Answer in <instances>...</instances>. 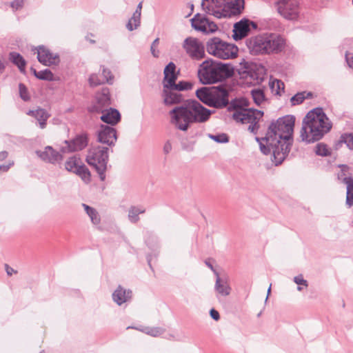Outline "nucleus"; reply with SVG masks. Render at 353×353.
<instances>
[{
    "instance_id": "43",
    "label": "nucleus",
    "mask_w": 353,
    "mask_h": 353,
    "mask_svg": "<svg viewBox=\"0 0 353 353\" xmlns=\"http://www.w3.org/2000/svg\"><path fill=\"white\" fill-rule=\"evenodd\" d=\"M19 96L21 99L24 101H28L30 100V97L26 85L22 83L19 84Z\"/></svg>"
},
{
    "instance_id": "57",
    "label": "nucleus",
    "mask_w": 353,
    "mask_h": 353,
    "mask_svg": "<svg viewBox=\"0 0 353 353\" xmlns=\"http://www.w3.org/2000/svg\"><path fill=\"white\" fill-rule=\"evenodd\" d=\"M205 263L214 272L216 276L219 275L217 271L214 268L212 264L209 261L205 260Z\"/></svg>"
},
{
    "instance_id": "31",
    "label": "nucleus",
    "mask_w": 353,
    "mask_h": 353,
    "mask_svg": "<svg viewBox=\"0 0 353 353\" xmlns=\"http://www.w3.org/2000/svg\"><path fill=\"white\" fill-rule=\"evenodd\" d=\"M214 290L222 296H228L230 294L231 288L226 281H223L219 275L216 276Z\"/></svg>"
},
{
    "instance_id": "6",
    "label": "nucleus",
    "mask_w": 353,
    "mask_h": 353,
    "mask_svg": "<svg viewBox=\"0 0 353 353\" xmlns=\"http://www.w3.org/2000/svg\"><path fill=\"white\" fill-rule=\"evenodd\" d=\"M244 4V0H202L201 7L207 14L221 19L239 15Z\"/></svg>"
},
{
    "instance_id": "27",
    "label": "nucleus",
    "mask_w": 353,
    "mask_h": 353,
    "mask_svg": "<svg viewBox=\"0 0 353 353\" xmlns=\"http://www.w3.org/2000/svg\"><path fill=\"white\" fill-rule=\"evenodd\" d=\"M9 59L13 64L17 66V68L21 73L24 74L26 72V61L19 52H10Z\"/></svg>"
},
{
    "instance_id": "56",
    "label": "nucleus",
    "mask_w": 353,
    "mask_h": 353,
    "mask_svg": "<svg viewBox=\"0 0 353 353\" xmlns=\"http://www.w3.org/2000/svg\"><path fill=\"white\" fill-rule=\"evenodd\" d=\"M346 61L350 68L353 69V56L350 57V54H345Z\"/></svg>"
},
{
    "instance_id": "55",
    "label": "nucleus",
    "mask_w": 353,
    "mask_h": 353,
    "mask_svg": "<svg viewBox=\"0 0 353 353\" xmlns=\"http://www.w3.org/2000/svg\"><path fill=\"white\" fill-rule=\"evenodd\" d=\"M172 148V147L171 142L169 140H168L163 145V152L165 154H168L171 152Z\"/></svg>"
},
{
    "instance_id": "44",
    "label": "nucleus",
    "mask_w": 353,
    "mask_h": 353,
    "mask_svg": "<svg viewBox=\"0 0 353 353\" xmlns=\"http://www.w3.org/2000/svg\"><path fill=\"white\" fill-rule=\"evenodd\" d=\"M304 93L305 92H300L292 97L290 99L292 105H296L302 103L305 100Z\"/></svg>"
},
{
    "instance_id": "14",
    "label": "nucleus",
    "mask_w": 353,
    "mask_h": 353,
    "mask_svg": "<svg viewBox=\"0 0 353 353\" xmlns=\"http://www.w3.org/2000/svg\"><path fill=\"white\" fill-rule=\"evenodd\" d=\"M263 112L254 108L236 110L232 114V119L241 123H252L256 119H261Z\"/></svg>"
},
{
    "instance_id": "30",
    "label": "nucleus",
    "mask_w": 353,
    "mask_h": 353,
    "mask_svg": "<svg viewBox=\"0 0 353 353\" xmlns=\"http://www.w3.org/2000/svg\"><path fill=\"white\" fill-rule=\"evenodd\" d=\"M229 104L228 111L234 110L235 112L246 109L245 108L250 105V102L248 99L241 97L232 100L230 103L229 102Z\"/></svg>"
},
{
    "instance_id": "18",
    "label": "nucleus",
    "mask_w": 353,
    "mask_h": 353,
    "mask_svg": "<svg viewBox=\"0 0 353 353\" xmlns=\"http://www.w3.org/2000/svg\"><path fill=\"white\" fill-rule=\"evenodd\" d=\"M176 65L174 63L170 61L168 63L163 70V88H165L168 87L172 83L176 82L178 78L179 72H176Z\"/></svg>"
},
{
    "instance_id": "25",
    "label": "nucleus",
    "mask_w": 353,
    "mask_h": 353,
    "mask_svg": "<svg viewBox=\"0 0 353 353\" xmlns=\"http://www.w3.org/2000/svg\"><path fill=\"white\" fill-rule=\"evenodd\" d=\"M28 114L34 117L39 121V126L41 129L46 128V121L50 117V114L48 112L43 108H39L36 110H29Z\"/></svg>"
},
{
    "instance_id": "61",
    "label": "nucleus",
    "mask_w": 353,
    "mask_h": 353,
    "mask_svg": "<svg viewBox=\"0 0 353 353\" xmlns=\"http://www.w3.org/2000/svg\"><path fill=\"white\" fill-rule=\"evenodd\" d=\"M303 92H305L304 93L305 99L312 98L313 97V93L312 92L303 91Z\"/></svg>"
},
{
    "instance_id": "50",
    "label": "nucleus",
    "mask_w": 353,
    "mask_h": 353,
    "mask_svg": "<svg viewBox=\"0 0 353 353\" xmlns=\"http://www.w3.org/2000/svg\"><path fill=\"white\" fill-rule=\"evenodd\" d=\"M89 83L91 86H97L102 84L103 81L99 79L97 74H92L89 77Z\"/></svg>"
},
{
    "instance_id": "54",
    "label": "nucleus",
    "mask_w": 353,
    "mask_h": 353,
    "mask_svg": "<svg viewBox=\"0 0 353 353\" xmlns=\"http://www.w3.org/2000/svg\"><path fill=\"white\" fill-rule=\"evenodd\" d=\"M210 315L211 318L216 321H217L220 319V315H219V312L214 308H212L210 310Z\"/></svg>"
},
{
    "instance_id": "47",
    "label": "nucleus",
    "mask_w": 353,
    "mask_h": 353,
    "mask_svg": "<svg viewBox=\"0 0 353 353\" xmlns=\"http://www.w3.org/2000/svg\"><path fill=\"white\" fill-rule=\"evenodd\" d=\"M254 66L252 65V64L248 61H246L245 59H243L241 62L239 63V68L237 69L238 73L240 75V72L248 71Z\"/></svg>"
},
{
    "instance_id": "15",
    "label": "nucleus",
    "mask_w": 353,
    "mask_h": 353,
    "mask_svg": "<svg viewBox=\"0 0 353 353\" xmlns=\"http://www.w3.org/2000/svg\"><path fill=\"white\" fill-rule=\"evenodd\" d=\"M110 103V90L108 88H103L96 97V102L89 106L88 110L91 113H103Z\"/></svg>"
},
{
    "instance_id": "45",
    "label": "nucleus",
    "mask_w": 353,
    "mask_h": 353,
    "mask_svg": "<svg viewBox=\"0 0 353 353\" xmlns=\"http://www.w3.org/2000/svg\"><path fill=\"white\" fill-rule=\"evenodd\" d=\"M102 75L103 77L102 80L103 83L107 82L109 84H112L114 77L110 70L103 68Z\"/></svg>"
},
{
    "instance_id": "10",
    "label": "nucleus",
    "mask_w": 353,
    "mask_h": 353,
    "mask_svg": "<svg viewBox=\"0 0 353 353\" xmlns=\"http://www.w3.org/2000/svg\"><path fill=\"white\" fill-rule=\"evenodd\" d=\"M276 8L278 12L288 20L296 19L299 14L298 0H276Z\"/></svg>"
},
{
    "instance_id": "36",
    "label": "nucleus",
    "mask_w": 353,
    "mask_h": 353,
    "mask_svg": "<svg viewBox=\"0 0 353 353\" xmlns=\"http://www.w3.org/2000/svg\"><path fill=\"white\" fill-rule=\"evenodd\" d=\"M145 212V210L143 208L137 206H131L128 211V218L130 222L137 223L139 221V214H143Z\"/></svg>"
},
{
    "instance_id": "23",
    "label": "nucleus",
    "mask_w": 353,
    "mask_h": 353,
    "mask_svg": "<svg viewBox=\"0 0 353 353\" xmlns=\"http://www.w3.org/2000/svg\"><path fill=\"white\" fill-rule=\"evenodd\" d=\"M266 135L264 137H255L256 141L259 143L260 150L265 155L272 154V159H274V151L276 150V145L274 143H270L268 139H265Z\"/></svg>"
},
{
    "instance_id": "58",
    "label": "nucleus",
    "mask_w": 353,
    "mask_h": 353,
    "mask_svg": "<svg viewBox=\"0 0 353 353\" xmlns=\"http://www.w3.org/2000/svg\"><path fill=\"white\" fill-rule=\"evenodd\" d=\"M12 165H13V163H9V164H8V165H0V172H1V171H3V172H7V171L10 169V166H11Z\"/></svg>"
},
{
    "instance_id": "62",
    "label": "nucleus",
    "mask_w": 353,
    "mask_h": 353,
    "mask_svg": "<svg viewBox=\"0 0 353 353\" xmlns=\"http://www.w3.org/2000/svg\"><path fill=\"white\" fill-rule=\"evenodd\" d=\"M182 148L187 151H192L193 150V147L192 145L188 146L185 145V144L182 145Z\"/></svg>"
},
{
    "instance_id": "42",
    "label": "nucleus",
    "mask_w": 353,
    "mask_h": 353,
    "mask_svg": "<svg viewBox=\"0 0 353 353\" xmlns=\"http://www.w3.org/2000/svg\"><path fill=\"white\" fill-rule=\"evenodd\" d=\"M165 329L160 327H146L145 332L152 336L157 337L165 333Z\"/></svg>"
},
{
    "instance_id": "39",
    "label": "nucleus",
    "mask_w": 353,
    "mask_h": 353,
    "mask_svg": "<svg viewBox=\"0 0 353 353\" xmlns=\"http://www.w3.org/2000/svg\"><path fill=\"white\" fill-rule=\"evenodd\" d=\"M315 154L321 157H329L331 155V149L324 143H319L315 146Z\"/></svg>"
},
{
    "instance_id": "26",
    "label": "nucleus",
    "mask_w": 353,
    "mask_h": 353,
    "mask_svg": "<svg viewBox=\"0 0 353 353\" xmlns=\"http://www.w3.org/2000/svg\"><path fill=\"white\" fill-rule=\"evenodd\" d=\"M208 23V17L200 14H196L191 19L192 27L201 32H206L205 23Z\"/></svg>"
},
{
    "instance_id": "29",
    "label": "nucleus",
    "mask_w": 353,
    "mask_h": 353,
    "mask_svg": "<svg viewBox=\"0 0 353 353\" xmlns=\"http://www.w3.org/2000/svg\"><path fill=\"white\" fill-rule=\"evenodd\" d=\"M343 182L347 185L346 205L351 208L353 206V178L351 176L344 177Z\"/></svg>"
},
{
    "instance_id": "12",
    "label": "nucleus",
    "mask_w": 353,
    "mask_h": 353,
    "mask_svg": "<svg viewBox=\"0 0 353 353\" xmlns=\"http://www.w3.org/2000/svg\"><path fill=\"white\" fill-rule=\"evenodd\" d=\"M88 141L87 133L79 134L74 139L65 141V146H62L61 151L63 153L81 151L88 146Z\"/></svg>"
},
{
    "instance_id": "63",
    "label": "nucleus",
    "mask_w": 353,
    "mask_h": 353,
    "mask_svg": "<svg viewBox=\"0 0 353 353\" xmlns=\"http://www.w3.org/2000/svg\"><path fill=\"white\" fill-rule=\"evenodd\" d=\"M6 68L4 63L0 60V72H2Z\"/></svg>"
},
{
    "instance_id": "5",
    "label": "nucleus",
    "mask_w": 353,
    "mask_h": 353,
    "mask_svg": "<svg viewBox=\"0 0 353 353\" xmlns=\"http://www.w3.org/2000/svg\"><path fill=\"white\" fill-rule=\"evenodd\" d=\"M245 45L252 55L269 54L281 52L285 40L276 34H263L247 38Z\"/></svg>"
},
{
    "instance_id": "40",
    "label": "nucleus",
    "mask_w": 353,
    "mask_h": 353,
    "mask_svg": "<svg viewBox=\"0 0 353 353\" xmlns=\"http://www.w3.org/2000/svg\"><path fill=\"white\" fill-rule=\"evenodd\" d=\"M208 137L219 143H226L229 142V137L225 133H219L216 134H209Z\"/></svg>"
},
{
    "instance_id": "11",
    "label": "nucleus",
    "mask_w": 353,
    "mask_h": 353,
    "mask_svg": "<svg viewBox=\"0 0 353 353\" xmlns=\"http://www.w3.org/2000/svg\"><path fill=\"white\" fill-rule=\"evenodd\" d=\"M183 48L193 60H201L205 57V46L198 39L188 37L183 43Z\"/></svg>"
},
{
    "instance_id": "2",
    "label": "nucleus",
    "mask_w": 353,
    "mask_h": 353,
    "mask_svg": "<svg viewBox=\"0 0 353 353\" xmlns=\"http://www.w3.org/2000/svg\"><path fill=\"white\" fill-rule=\"evenodd\" d=\"M215 112L204 107L199 101L190 99L184 105L174 107L169 112L171 123L178 130L185 132L193 123L208 121Z\"/></svg>"
},
{
    "instance_id": "49",
    "label": "nucleus",
    "mask_w": 353,
    "mask_h": 353,
    "mask_svg": "<svg viewBox=\"0 0 353 353\" xmlns=\"http://www.w3.org/2000/svg\"><path fill=\"white\" fill-rule=\"evenodd\" d=\"M159 43V39L157 38L155 39L153 42L152 43V45L150 46V51L152 54V56L155 58H158L159 57V51L156 50V47Z\"/></svg>"
},
{
    "instance_id": "8",
    "label": "nucleus",
    "mask_w": 353,
    "mask_h": 353,
    "mask_svg": "<svg viewBox=\"0 0 353 353\" xmlns=\"http://www.w3.org/2000/svg\"><path fill=\"white\" fill-rule=\"evenodd\" d=\"M108 150V148L104 146L92 147L89 149L86 157L87 163L96 170L102 181L105 179V171L109 159Z\"/></svg>"
},
{
    "instance_id": "24",
    "label": "nucleus",
    "mask_w": 353,
    "mask_h": 353,
    "mask_svg": "<svg viewBox=\"0 0 353 353\" xmlns=\"http://www.w3.org/2000/svg\"><path fill=\"white\" fill-rule=\"evenodd\" d=\"M142 9V2H140L136 10L134 12L132 17L128 20L126 24V28L129 31H132L137 29L141 23V15Z\"/></svg>"
},
{
    "instance_id": "37",
    "label": "nucleus",
    "mask_w": 353,
    "mask_h": 353,
    "mask_svg": "<svg viewBox=\"0 0 353 353\" xmlns=\"http://www.w3.org/2000/svg\"><path fill=\"white\" fill-rule=\"evenodd\" d=\"M254 102L257 105H260L266 100L264 91L261 88H254L250 92Z\"/></svg>"
},
{
    "instance_id": "33",
    "label": "nucleus",
    "mask_w": 353,
    "mask_h": 353,
    "mask_svg": "<svg viewBox=\"0 0 353 353\" xmlns=\"http://www.w3.org/2000/svg\"><path fill=\"white\" fill-rule=\"evenodd\" d=\"M193 84L191 82L180 81L179 83H172L165 88L177 91L190 90L192 88Z\"/></svg>"
},
{
    "instance_id": "17",
    "label": "nucleus",
    "mask_w": 353,
    "mask_h": 353,
    "mask_svg": "<svg viewBox=\"0 0 353 353\" xmlns=\"http://www.w3.org/2000/svg\"><path fill=\"white\" fill-rule=\"evenodd\" d=\"M37 59L44 65L50 66L52 65H58L60 62L59 55L53 54L44 46H39L37 48Z\"/></svg>"
},
{
    "instance_id": "52",
    "label": "nucleus",
    "mask_w": 353,
    "mask_h": 353,
    "mask_svg": "<svg viewBox=\"0 0 353 353\" xmlns=\"http://www.w3.org/2000/svg\"><path fill=\"white\" fill-rule=\"evenodd\" d=\"M260 119H256L254 121H253L252 123H250V125H249L248 127V130L256 134L257 133V131L259 128V121Z\"/></svg>"
},
{
    "instance_id": "38",
    "label": "nucleus",
    "mask_w": 353,
    "mask_h": 353,
    "mask_svg": "<svg viewBox=\"0 0 353 353\" xmlns=\"http://www.w3.org/2000/svg\"><path fill=\"white\" fill-rule=\"evenodd\" d=\"M81 159L76 157H70L65 163V169L71 172L74 173L78 166L81 165Z\"/></svg>"
},
{
    "instance_id": "28",
    "label": "nucleus",
    "mask_w": 353,
    "mask_h": 353,
    "mask_svg": "<svg viewBox=\"0 0 353 353\" xmlns=\"http://www.w3.org/2000/svg\"><path fill=\"white\" fill-rule=\"evenodd\" d=\"M240 77L241 79H245L248 83L252 84L259 83L263 79L259 74L254 70V67L248 71H241V72H240Z\"/></svg>"
},
{
    "instance_id": "13",
    "label": "nucleus",
    "mask_w": 353,
    "mask_h": 353,
    "mask_svg": "<svg viewBox=\"0 0 353 353\" xmlns=\"http://www.w3.org/2000/svg\"><path fill=\"white\" fill-rule=\"evenodd\" d=\"M257 27L256 22L244 18L234 23L232 37L235 41L241 40L248 36L251 29L256 30Z\"/></svg>"
},
{
    "instance_id": "35",
    "label": "nucleus",
    "mask_w": 353,
    "mask_h": 353,
    "mask_svg": "<svg viewBox=\"0 0 353 353\" xmlns=\"http://www.w3.org/2000/svg\"><path fill=\"white\" fill-rule=\"evenodd\" d=\"M342 143L346 144L347 147L350 150H353V134L352 133H345L341 134L340 139L336 143V149L342 145Z\"/></svg>"
},
{
    "instance_id": "46",
    "label": "nucleus",
    "mask_w": 353,
    "mask_h": 353,
    "mask_svg": "<svg viewBox=\"0 0 353 353\" xmlns=\"http://www.w3.org/2000/svg\"><path fill=\"white\" fill-rule=\"evenodd\" d=\"M276 83L277 89L275 90V94L281 95V91L284 92V83L280 80H276L270 83L271 88L274 90V84Z\"/></svg>"
},
{
    "instance_id": "7",
    "label": "nucleus",
    "mask_w": 353,
    "mask_h": 353,
    "mask_svg": "<svg viewBox=\"0 0 353 353\" xmlns=\"http://www.w3.org/2000/svg\"><path fill=\"white\" fill-rule=\"evenodd\" d=\"M195 95L200 103L215 109H223L229 104V90L224 85L203 86L198 88Z\"/></svg>"
},
{
    "instance_id": "64",
    "label": "nucleus",
    "mask_w": 353,
    "mask_h": 353,
    "mask_svg": "<svg viewBox=\"0 0 353 353\" xmlns=\"http://www.w3.org/2000/svg\"><path fill=\"white\" fill-rule=\"evenodd\" d=\"M30 70H31V72L33 73V74H34L35 77H36V75H38L39 72H37V70H36V69H34V68H32H32H30Z\"/></svg>"
},
{
    "instance_id": "20",
    "label": "nucleus",
    "mask_w": 353,
    "mask_h": 353,
    "mask_svg": "<svg viewBox=\"0 0 353 353\" xmlns=\"http://www.w3.org/2000/svg\"><path fill=\"white\" fill-rule=\"evenodd\" d=\"M132 292L130 290H126L121 285H119L112 293V299L118 305H121L123 303L130 301L132 298Z\"/></svg>"
},
{
    "instance_id": "41",
    "label": "nucleus",
    "mask_w": 353,
    "mask_h": 353,
    "mask_svg": "<svg viewBox=\"0 0 353 353\" xmlns=\"http://www.w3.org/2000/svg\"><path fill=\"white\" fill-rule=\"evenodd\" d=\"M36 77L39 79L45 81H50L54 80V74L49 69H45L39 71L38 75H36Z\"/></svg>"
},
{
    "instance_id": "16",
    "label": "nucleus",
    "mask_w": 353,
    "mask_h": 353,
    "mask_svg": "<svg viewBox=\"0 0 353 353\" xmlns=\"http://www.w3.org/2000/svg\"><path fill=\"white\" fill-rule=\"evenodd\" d=\"M117 140V130L113 127L101 124L97 131V141L110 147L114 146Z\"/></svg>"
},
{
    "instance_id": "34",
    "label": "nucleus",
    "mask_w": 353,
    "mask_h": 353,
    "mask_svg": "<svg viewBox=\"0 0 353 353\" xmlns=\"http://www.w3.org/2000/svg\"><path fill=\"white\" fill-rule=\"evenodd\" d=\"M74 174L80 176L81 179L86 183L90 182V172L84 164H81L79 166H78L77 169L75 170Z\"/></svg>"
},
{
    "instance_id": "60",
    "label": "nucleus",
    "mask_w": 353,
    "mask_h": 353,
    "mask_svg": "<svg viewBox=\"0 0 353 353\" xmlns=\"http://www.w3.org/2000/svg\"><path fill=\"white\" fill-rule=\"evenodd\" d=\"M8 153L6 151L0 152V161H3L5 159H6L8 157Z\"/></svg>"
},
{
    "instance_id": "32",
    "label": "nucleus",
    "mask_w": 353,
    "mask_h": 353,
    "mask_svg": "<svg viewBox=\"0 0 353 353\" xmlns=\"http://www.w3.org/2000/svg\"><path fill=\"white\" fill-rule=\"evenodd\" d=\"M82 206L83 207L86 214L89 216L92 223L94 225H99L101 222V218L97 210L85 203H83Z\"/></svg>"
},
{
    "instance_id": "51",
    "label": "nucleus",
    "mask_w": 353,
    "mask_h": 353,
    "mask_svg": "<svg viewBox=\"0 0 353 353\" xmlns=\"http://www.w3.org/2000/svg\"><path fill=\"white\" fill-rule=\"evenodd\" d=\"M24 6V0H14L10 3V7L14 10L21 9Z\"/></svg>"
},
{
    "instance_id": "1",
    "label": "nucleus",
    "mask_w": 353,
    "mask_h": 353,
    "mask_svg": "<svg viewBox=\"0 0 353 353\" xmlns=\"http://www.w3.org/2000/svg\"><path fill=\"white\" fill-rule=\"evenodd\" d=\"M294 123L295 117L289 114L272 120L268 128L265 139L276 146L272 159L276 166L281 165L289 155L294 141Z\"/></svg>"
},
{
    "instance_id": "48",
    "label": "nucleus",
    "mask_w": 353,
    "mask_h": 353,
    "mask_svg": "<svg viewBox=\"0 0 353 353\" xmlns=\"http://www.w3.org/2000/svg\"><path fill=\"white\" fill-rule=\"evenodd\" d=\"M205 28H206V32L205 33L208 32H214L218 29L217 25L212 21L210 20V19L208 18V23H205Z\"/></svg>"
},
{
    "instance_id": "22",
    "label": "nucleus",
    "mask_w": 353,
    "mask_h": 353,
    "mask_svg": "<svg viewBox=\"0 0 353 353\" xmlns=\"http://www.w3.org/2000/svg\"><path fill=\"white\" fill-rule=\"evenodd\" d=\"M101 120L113 126L121 121V114L117 109L110 108L109 110H104L101 116Z\"/></svg>"
},
{
    "instance_id": "3",
    "label": "nucleus",
    "mask_w": 353,
    "mask_h": 353,
    "mask_svg": "<svg viewBox=\"0 0 353 353\" xmlns=\"http://www.w3.org/2000/svg\"><path fill=\"white\" fill-rule=\"evenodd\" d=\"M332 123L322 108L309 111L303 119L300 137L307 144L319 141L332 129Z\"/></svg>"
},
{
    "instance_id": "4",
    "label": "nucleus",
    "mask_w": 353,
    "mask_h": 353,
    "mask_svg": "<svg viewBox=\"0 0 353 353\" xmlns=\"http://www.w3.org/2000/svg\"><path fill=\"white\" fill-rule=\"evenodd\" d=\"M234 69L230 63L208 59L199 67L198 77L203 85H211L222 82L234 75Z\"/></svg>"
},
{
    "instance_id": "9",
    "label": "nucleus",
    "mask_w": 353,
    "mask_h": 353,
    "mask_svg": "<svg viewBox=\"0 0 353 353\" xmlns=\"http://www.w3.org/2000/svg\"><path fill=\"white\" fill-rule=\"evenodd\" d=\"M205 48L210 54L221 59L235 58L239 51L234 44L228 43L216 37L208 39Z\"/></svg>"
},
{
    "instance_id": "53",
    "label": "nucleus",
    "mask_w": 353,
    "mask_h": 353,
    "mask_svg": "<svg viewBox=\"0 0 353 353\" xmlns=\"http://www.w3.org/2000/svg\"><path fill=\"white\" fill-rule=\"evenodd\" d=\"M294 282L296 283L299 285H304L305 287H307L308 283L307 281L303 279V276L301 274L296 276L294 277Z\"/></svg>"
},
{
    "instance_id": "21",
    "label": "nucleus",
    "mask_w": 353,
    "mask_h": 353,
    "mask_svg": "<svg viewBox=\"0 0 353 353\" xmlns=\"http://www.w3.org/2000/svg\"><path fill=\"white\" fill-rule=\"evenodd\" d=\"M174 91V90L163 88L162 97L163 98V103L165 105L180 103L183 101V95Z\"/></svg>"
},
{
    "instance_id": "19",
    "label": "nucleus",
    "mask_w": 353,
    "mask_h": 353,
    "mask_svg": "<svg viewBox=\"0 0 353 353\" xmlns=\"http://www.w3.org/2000/svg\"><path fill=\"white\" fill-rule=\"evenodd\" d=\"M38 156L44 161L55 163L62 159V155L51 146H47L43 152L37 151Z\"/></svg>"
},
{
    "instance_id": "59",
    "label": "nucleus",
    "mask_w": 353,
    "mask_h": 353,
    "mask_svg": "<svg viewBox=\"0 0 353 353\" xmlns=\"http://www.w3.org/2000/svg\"><path fill=\"white\" fill-rule=\"evenodd\" d=\"M6 270L8 276H11L14 270L13 268H10L8 265H5Z\"/></svg>"
}]
</instances>
